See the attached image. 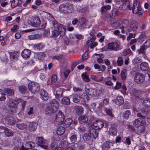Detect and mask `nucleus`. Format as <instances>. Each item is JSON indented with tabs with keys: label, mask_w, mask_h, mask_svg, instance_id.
I'll list each match as a JSON object with an SVG mask.
<instances>
[{
	"label": "nucleus",
	"mask_w": 150,
	"mask_h": 150,
	"mask_svg": "<svg viewBox=\"0 0 150 150\" xmlns=\"http://www.w3.org/2000/svg\"><path fill=\"white\" fill-rule=\"evenodd\" d=\"M20 102L21 100H14L9 99L7 100V105L9 107L14 108L16 110L17 109V104Z\"/></svg>",
	"instance_id": "nucleus-12"
},
{
	"label": "nucleus",
	"mask_w": 150,
	"mask_h": 150,
	"mask_svg": "<svg viewBox=\"0 0 150 150\" xmlns=\"http://www.w3.org/2000/svg\"><path fill=\"white\" fill-rule=\"evenodd\" d=\"M28 114L30 117H32L34 114V111L33 107H30L28 110Z\"/></svg>",
	"instance_id": "nucleus-48"
},
{
	"label": "nucleus",
	"mask_w": 150,
	"mask_h": 150,
	"mask_svg": "<svg viewBox=\"0 0 150 150\" xmlns=\"http://www.w3.org/2000/svg\"><path fill=\"white\" fill-rule=\"evenodd\" d=\"M31 54V51L27 49L24 50L21 53V56L24 59H26L29 58Z\"/></svg>",
	"instance_id": "nucleus-17"
},
{
	"label": "nucleus",
	"mask_w": 150,
	"mask_h": 150,
	"mask_svg": "<svg viewBox=\"0 0 150 150\" xmlns=\"http://www.w3.org/2000/svg\"><path fill=\"white\" fill-rule=\"evenodd\" d=\"M118 13V10L116 8H113L112 10V14L113 16H117Z\"/></svg>",
	"instance_id": "nucleus-52"
},
{
	"label": "nucleus",
	"mask_w": 150,
	"mask_h": 150,
	"mask_svg": "<svg viewBox=\"0 0 150 150\" xmlns=\"http://www.w3.org/2000/svg\"><path fill=\"white\" fill-rule=\"evenodd\" d=\"M59 10L62 13L68 14L74 11V8L72 4L69 3H66L61 4L59 6Z\"/></svg>",
	"instance_id": "nucleus-2"
},
{
	"label": "nucleus",
	"mask_w": 150,
	"mask_h": 150,
	"mask_svg": "<svg viewBox=\"0 0 150 150\" xmlns=\"http://www.w3.org/2000/svg\"><path fill=\"white\" fill-rule=\"evenodd\" d=\"M46 16L47 18L50 21L52 22V23L53 21H55L53 17L52 16L50 13H47L46 15Z\"/></svg>",
	"instance_id": "nucleus-41"
},
{
	"label": "nucleus",
	"mask_w": 150,
	"mask_h": 150,
	"mask_svg": "<svg viewBox=\"0 0 150 150\" xmlns=\"http://www.w3.org/2000/svg\"><path fill=\"white\" fill-rule=\"evenodd\" d=\"M143 103L147 107L150 106V99H146L144 100Z\"/></svg>",
	"instance_id": "nucleus-54"
},
{
	"label": "nucleus",
	"mask_w": 150,
	"mask_h": 150,
	"mask_svg": "<svg viewBox=\"0 0 150 150\" xmlns=\"http://www.w3.org/2000/svg\"><path fill=\"white\" fill-rule=\"evenodd\" d=\"M6 99L5 92L2 90L0 94V100L1 101H4Z\"/></svg>",
	"instance_id": "nucleus-44"
},
{
	"label": "nucleus",
	"mask_w": 150,
	"mask_h": 150,
	"mask_svg": "<svg viewBox=\"0 0 150 150\" xmlns=\"http://www.w3.org/2000/svg\"><path fill=\"white\" fill-rule=\"evenodd\" d=\"M114 50H121L120 44L119 43L116 42H114Z\"/></svg>",
	"instance_id": "nucleus-50"
},
{
	"label": "nucleus",
	"mask_w": 150,
	"mask_h": 150,
	"mask_svg": "<svg viewBox=\"0 0 150 150\" xmlns=\"http://www.w3.org/2000/svg\"><path fill=\"white\" fill-rule=\"evenodd\" d=\"M117 64L119 66H121L123 63V59L121 57H119L117 61Z\"/></svg>",
	"instance_id": "nucleus-62"
},
{
	"label": "nucleus",
	"mask_w": 150,
	"mask_h": 150,
	"mask_svg": "<svg viewBox=\"0 0 150 150\" xmlns=\"http://www.w3.org/2000/svg\"><path fill=\"white\" fill-rule=\"evenodd\" d=\"M28 86L29 91L32 93H35V92H38L40 88L39 84L33 82L29 83Z\"/></svg>",
	"instance_id": "nucleus-7"
},
{
	"label": "nucleus",
	"mask_w": 150,
	"mask_h": 150,
	"mask_svg": "<svg viewBox=\"0 0 150 150\" xmlns=\"http://www.w3.org/2000/svg\"><path fill=\"white\" fill-rule=\"evenodd\" d=\"M101 93V91L98 89H92L90 92L89 95L97 97Z\"/></svg>",
	"instance_id": "nucleus-24"
},
{
	"label": "nucleus",
	"mask_w": 150,
	"mask_h": 150,
	"mask_svg": "<svg viewBox=\"0 0 150 150\" xmlns=\"http://www.w3.org/2000/svg\"><path fill=\"white\" fill-rule=\"evenodd\" d=\"M36 139L38 140V145L41 147L45 149H49V142L48 141L45 140L42 137H37Z\"/></svg>",
	"instance_id": "nucleus-6"
},
{
	"label": "nucleus",
	"mask_w": 150,
	"mask_h": 150,
	"mask_svg": "<svg viewBox=\"0 0 150 150\" xmlns=\"http://www.w3.org/2000/svg\"><path fill=\"white\" fill-rule=\"evenodd\" d=\"M81 98L83 99L84 101L85 102L89 100V97L87 95L85 94H83L81 97L80 95L75 94L73 97V101L75 103H77Z\"/></svg>",
	"instance_id": "nucleus-8"
},
{
	"label": "nucleus",
	"mask_w": 150,
	"mask_h": 150,
	"mask_svg": "<svg viewBox=\"0 0 150 150\" xmlns=\"http://www.w3.org/2000/svg\"><path fill=\"white\" fill-rule=\"evenodd\" d=\"M130 112L129 110H127L123 112V116L124 119L128 118L129 115L130 114Z\"/></svg>",
	"instance_id": "nucleus-46"
},
{
	"label": "nucleus",
	"mask_w": 150,
	"mask_h": 150,
	"mask_svg": "<svg viewBox=\"0 0 150 150\" xmlns=\"http://www.w3.org/2000/svg\"><path fill=\"white\" fill-rule=\"evenodd\" d=\"M19 53L18 52H12L10 54V57L11 59H17L19 56Z\"/></svg>",
	"instance_id": "nucleus-31"
},
{
	"label": "nucleus",
	"mask_w": 150,
	"mask_h": 150,
	"mask_svg": "<svg viewBox=\"0 0 150 150\" xmlns=\"http://www.w3.org/2000/svg\"><path fill=\"white\" fill-rule=\"evenodd\" d=\"M132 9V12L134 13L137 14L139 15L142 14L143 11L139 1H134Z\"/></svg>",
	"instance_id": "nucleus-5"
},
{
	"label": "nucleus",
	"mask_w": 150,
	"mask_h": 150,
	"mask_svg": "<svg viewBox=\"0 0 150 150\" xmlns=\"http://www.w3.org/2000/svg\"><path fill=\"white\" fill-rule=\"evenodd\" d=\"M84 106L86 107V108H88L89 109L92 108L93 110H94L95 108L96 104L95 103H93L90 106H89L87 104L85 103L84 104Z\"/></svg>",
	"instance_id": "nucleus-49"
},
{
	"label": "nucleus",
	"mask_w": 150,
	"mask_h": 150,
	"mask_svg": "<svg viewBox=\"0 0 150 150\" xmlns=\"http://www.w3.org/2000/svg\"><path fill=\"white\" fill-rule=\"evenodd\" d=\"M7 84L9 86H14L16 84V82L15 80H9L7 83Z\"/></svg>",
	"instance_id": "nucleus-55"
},
{
	"label": "nucleus",
	"mask_w": 150,
	"mask_h": 150,
	"mask_svg": "<svg viewBox=\"0 0 150 150\" xmlns=\"http://www.w3.org/2000/svg\"><path fill=\"white\" fill-rule=\"evenodd\" d=\"M4 132L5 135L7 137L12 136L13 133V131L8 128L5 127H0V133Z\"/></svg>",
	"instance_id": "nucleus-14"
},
{
	"label": "nucleus",
	"mask_w": 150,
	"mask_h": 150,
	"mask_svg": "<svg viewBox=\"0 0 150 150\" xmlns=\"http://www.w3.org/2000/svg\"><path fill=\"white\" fill-rule=\"evenodd\" d=\"M129 21L126 19H124L122 20L121 23V25H120V28L122 29L121 33H125L127 31L129 32V30H127V27L129 24Z\"/></svg>",
	"instance_id": "nucleus-16"
},
{
	"label": "nucleus",
	"mask_w": 150,
	"mask_h": 150,
	"mask_svg": "<svg viewBox=\"0 0 150 150\" xmlns=\"http://www.w3.org/2000/svg\"><path fill=\"white\" fill-rule=\"evenodd\" d=\"M52 26L55 28L57 29L60 36L62 37L65 34L66 28L62 24H59L56 21H53Z\"/></svg>",
	"instance_id": "nucleus-4"
},
{
	"label": "nucleus",
	"mask_w": 150,
	"mask_h": 150,
	"mask_svg": "<svg viewBox=\"0 0 150 150\" xmlns=\"http://www.w3.org/2000/svg\"><path fill=\"white\" fill-rule=\"evenodd\" d=\"M111 8V6L109 5H107L102 7L101 11L102 13H105Z\"/></svg>",
	"instance_id": "nucleus-33"
},
{
	"label": "nucleus",
	"mask_w": 150,
	"mask_h": 150,
	"mask_svg": "<svg viewBox=\"0 0 150 150\" xmlns=\"http://www.w3.org/2000/svg\"><path fill=\"white\" fill-rule=\"evenodd\" d=\"M134 80L135 81L138 83H141L144 80V76L141 73L136 74L134 77Z\"/></svg>",
	"instance_id": "nucleus-15"
},
{
	"label": "nucleus",
	"mask_w": 150,
	"mask_h": 150,
	"mask_svg": "<svg viewBox=\"0 0 150 150\" xmlns=\"http://www.w3.org/2000/svg\"><path fill=\"white\" fill-rule=\"evenodd\" d=\"M132 52L129 49L125 50L123 52L122 54L124 56H126L128 54H130Z\"/></svg>",
	"instance_id": "nucleus-64"
},
{
	"label": "nucleus",
	"mask_w": 150,
	"mask_h": 150,
	"mask_svg": "<svg viewBox=\"0 0 150 150\" xmlns=\"http://www.w3.org/2000/svg\"><path fill=\"white\" fill-rule=\"evenodd\" d=\"M129 27L132 30L136 31L138 29V24L135 21H132L130 23Z\"/></svg>",
	"instance_id": "nucleus-21"
},
{
	"label": "nucleus",
	"mask_w": 150,
	"mask_h": 150,
	"mask_svg": "<svg viewBox=\"0 0 150 150\" xmlns=\"http://www.w3.org/2000/svg\"><path fill=\"white\" fill-rule=\"evenodd\" d=\"M120 21H117L115 22L112 23L111 24V25L112 26L114 27H117L119 26H120Z\"/></svg>",
	"instance_id": "nucleus-60"
},
{
	"label": "nucleus",
	"mask_w": 150,
	"mask_h": 150,
	"mask_svg": "<svg viewBox=\"0 0 150 150\" xmlns=\"http://www.w3.org/2000/svg\"><path fill=\"white\" fill-rule=\"evenodd\" d=\"M76 139H77V137H76V135H72L70 137V140L72 143L75 142L76 141Z\"/></svg>",
	"instance_id": "nucleus-63"
},
{
	"label": "nucleus",
	"mask_w": 150,
	"mask_h": 150,
	"mask_svg": "<svg viewBox=\"0 0 150 150\" xmlns=\"http://www.w3.org/2000/svg\"><path fill=\"white\" fill-rule=\"evenodd\" d=\"M104 126V122L100 120H97L94 122L92 125L91 127L93 129H98L102 128Z\"/></svg>",
	"instance_id": "nucleus-13"
},
{
	"label": "nucleus",
	"mask_w": 150,
	"mask_h": 150,
	"mask_svg": "<svg viewBox=\"0 0 150 150\" xmlns=\"http://www.w3.org/2000/svg\"><path fill=\"white\" fill-rule=\"evenodd\" d=\"M126 71L125 70H123L122 71L121 76L122 80H125L126 79Z\"/></svg>",
	"instance_id": "nucleus-53"
},
{
	"label": "nucleus",
	"mask_w": 150,
	"mask_h": 150,
	"mask_svg": "<svg viewBox=\"0 0 150 150\" xmlns=\"http://www.w3.org/2000/svg\"><path fill=\"white\" fill-rule=\"evenodd\" d=\"M146 48V47L145 45L142 46L141 47L139 50H137V52L138 54H140L141 53H143L144 52Z\"/></svg>",
	"instance_id": "nucleus-45"
},
{
	"label": "nucleus",
	"mask_w": 150,
	"mask_h": 150,
	"mask_svg": "<svg viewBox=\"0 0 150 150\" xmlns=\"http://www.w3.org/2000/svg\"><path fill=\"white\" fill-rule=\"evenodd\" d=\"M106 112L107 115H108L111 118L112 117H113L111 110L110 109H106Z\"/></svg>",
	"instance_id": "nucleus-56"
},
{
	"label": "nucleus",
	"mask_w": 150,
	"mask_h": 150,
	"mask_svg": "<svg viewBox=\"0 0 150 150\" xmlns=\"http://www.w3.org/2000/svg\"><path fill=\"white\" fill-rule=\"evenodd\" d=\"M78 120L79 122L81 124L86 123L88 121L87 117L84 115L81 116L79 117Z\"/></svg>",
	"instance_id": "nucleus-29"
},
{
	"label": "nucleus",
	"mask_w": 150,
	"mask_h": 150,
	"mask_svg": "<svg viewBox=\"0 0 150 150\" xmlns=\"http://www.w3.org/2000/svg\"><path fill=\"white\" fill-rule=\"evenodd\" d=\"M110 143L108 142H106L103 144L102 148L103 150H109L110 149Z\"/></svg>",
	"instance_id": "nucleus-36"
},
{
	"label": "nucleus",
	"mask_w": 150,
	"mask_h": 150,
	"mask_svg": "<svg viewBox=\"0 0 150 150\" xmlns=\"http://www.w3.org/2000/svg\"><path fill=\"white\" fill-rule=\"evenodd\" d=\"M35 146V144L33 142H28L25 144V147L23 146L21 147V150H26L28 149L33 147Z\"/></svg>",
	"instance_id": "nucleus-23"
},
{
	"label": "nucleus",
	"mask_w": 150,
	"mask_h": 150,
	"mask_svg": "<svg viewBox=\"0 0 150 150\" xmlns=\"http://www.w3.org/2000/svg\"><path fill=\"white\" fill-rule=\"evenodd\" d=\"M124 102L123 98L121 96H118L117 97L115 100L116 104L118 105H121Z\"/></svg>",
	"instance_id": "nucleus-27"
},
{
	"label": "nucleus",
	"mask_w": 150,
	"mask_h": 150,
	"mask_svg": "<svg viewBox=\"0 0 150 150\" xmlns=\"http://www.w3.org/2000/svg\"><path fill=\"white\" fill-rule=\"evenodd\" d=\"M133 125L136 127H138L141 125L143 126L144 124L142 122V120L141 118L136 119L134 122Z\"/></svg>",
	"instance_id": "nucleus-22"
},
{
	"label": "nucleus",
	"mask_w": 150,
	"mask_h": 150,
	"mask_svg": "<svg viewBox=\"0 0 150 150\" xmlns=\"http://www.w3.org/2000/svg\"><path fill=\"white\" fill-rule=\"evenodd\" d=\"M64 115L63 112L60 111H59L57 114L55 121L57 123L60 125L62 124L64 121Z\"/></svg>",
	"instance_id": "nucleus-10"
},
{
	"label": "nucleus",
	"mask_w": 150,
	"mask_h": 150,
	"mask_svg": "<svg viewBox=\"0 0 150 150\" xmlns=\"http://www.w3.org/2000/svg\"><path fill=\"white\" fill-rule=\"evenodd\" d=\"M140 67L142 70L146 71L149 68L148 64L146 62H142L140 64Z\"/></svg>",
	"instance_id": "nucleus-30"
},
{
	"label": "nucleus",
	"mask_w": 150,
	"mask_h": 150,
	"mask_svg": "<svg viewBox=\"0 0 150 150\" xmlns=\"http://www.w3.org/2000/svg\"><path fill=\"white\" fill-rule=\"evenodd\" d=\"M138 93L139 92L136 89L134 88L130 92L131 94L136 96H137Z\"/></svg>",
	"instance_id": "nucleus-61"
},
{
	"label": "nucleus",
	"mask_w": 150,
	"mask_h": 150,
	"mask_svg": "<svg viewBox=\"0 0 150 150\" xmlns=\"http://www.w3.org/2000/svg\"><path fill=\"white\" fill-rule=\"evenodd\" d=\"M75 149L74 145L70 146H67L66 147L64 148L63 150H74Z\"/></svg>",
	"instance_id": "nucleus-59"
},
{
	"label": "nucleus",
	"mask_w": 150,
	"mask_h": 150,
	"mask_svg": "<svg viewBox=\"0 0 150 150\" xmlns=\"http://www.w3.org/2000/svg\"><path fill=\"white\" fill-rule=\"evenodd\" d=\"M109 132L110 135L114 136L117 134V130L115 127H112L110 128Z\"/></svg>",
	"instance_id": "nucleus-28"
},
{
	"label": "nucleus",
	"mask_w": 150,
	"mask_h": 150,
	"mask_svg": "<svg viewBox=\"0 0 150 150\" xmlns=\"http://www.w3.org/2000/svg\"><path fill=\"white\" fill-rule=\"evenodd\" d=\"M59 32L56 30H54L52 31V36L53 38H55L57 37L59 35Z\"/></svg>",
	"instance_id": "nucleus-51"
},
{
	"label": "nucleus",
	"mask_w": 150,
	"mask_h": 150,
	"mask_svg": "<svg viewBox=\"0 0 150 150\" xmlns=\"http://www.w3.org/2000/svg\"><path fill=\"white\" fill-rule=\"evenodd\" d=\"M41 98L43 100H47L48 98V96L47 92L44 90H41L40 92Z\"/></svg>",
	"instance_id": "nucleus-20"
},
{
	"label": "nucleus",
	"mask_w": 150,
	"mask_h": 150,
	"mask_svg": "<svg viewBox=\"0 0 150 150\" xmlns=\"http://www.w3.org/2000/svg\"><path fill=\"white\" fill-rule=\"evenodd\" d=\"M59 104L56 100H53L47 105L45 110V114L50 115L57 112L58 110Z\"/></svg>",
	"instance_id": "nucleus-1"
},
{
	"label": "nucleus",
	"mask_w": 150,
	"mask_h": 150,
	"mask_svg": "<svg viewBox=\"0 0 150 150\" xmlns=\"http://www.w3.org/2000/svg\"><path fill=\"white\" fill-rule=\"evenodd\" d=\"M35 55L38 59L40 60H43L45 56V54L44 52H37L36 53Z\"/></svg>",
	"instance_id": "nucleus-32"
},
{
	"label": "nucleus",
	"mask_w": 150,
	"mask_h": 150,
	"mask_svg": "<svg viewBox=\"0 0 150 150\" xmlns=\"http://www.w3.org/2000/svg\"><path fill=\"white\" fill-rule=\"evenodd\" d=\"M120 8L122 9V8L123 10H125V9L131 10L132 7L130 1H129L126 3H124L122 5L120 6Z\"/></svg>",
	"instance_id": "nucleus-18"
},
{
	"label": "nucleus",
	"mask_w": 150,
	"mask_h": 150,
	"mask_svg": "<svg viewBox=\"0 0 150 150\" xmlns=\"http://www.w3.org/2000/svg\"><path fill=\"white\" fill-rule=\"evenodd\" d=\"M38 123L36 122H32L30 123L29 129L30 131H34L37 128Z\"/></svg>",
	"instance_id": "nucleus-26"
},
{
	"label": "nucleus",
	"mask_w": 150,
	"mask_h": 150,
	"mask_svg": "<svg viewBox=\"0 0 150 150\" xmlns=\"http://www.w3.org/2000/svg\"><path fill=\"white\" fill-rule=\"evenodd\" d=\"M98 133L95 129H91L89 132L84 134L83 139L84 141L90 143L93 141V138H96L98 136Z\"/></svg>",
	"instance_id": "nucleus-3"
},
{
	"label": "nucleus",
	"mask_w": 150,
	"mask_h": 150,
	"mask_svg": "<svg viewBox=\"0 0 150 150\" xmlns=\"http://www.w3.org/2000/svg\"><path fill=\"white\" fill-rule=\"evenodd\" d=\"M108 46L109 50H114L115 47H114V42H110L109 43Z\"/></svg>",
	"instance_id": "nucleus-58"
},
{
	"label": "nucleus",
	"mask_w": 150,
	"mask_h": 150,
	"mask_svg": "<svg viewBox=\"0 0 150 150\" xmlns=\"http://www.w3.org/2000/svg\"><path fill=\"white\" fill-rule=\"evenodd\" d=\"M61 102L62 103L66 105H68L70 103L69 99L67 97L63 98L61 100Z\"/></svg>",
	"instance_id": "nucleus-38"
},
{
	"label": "nucleus",
	"mask_w": 150,
	"mask_h": 150,
	"mask_svg": "<svg viewBox=\"0 0 150 150\" xmlns=\"http://www.w3.org/2000/svg\"><path fill=\"white\" fill-rule=\"evenodd\" d=\"M11 2V6L12 8H13L17 6L19 2V0H13Z\"/></svg>",
	"instance_id": "nucleus-39"
},
{
	"label": "nucleus",
	"mask_w": 150,
	"mask_h": 150,
	"mask_svg": "<svg viewBox=\"0 0 150 150\" xmlns=\"http://www.w3.org/2000/svg\"><path fill=\"white\" fill-rule=\"evenodd\" d=\"M16 126L18 129H24L27 127V125L24 123L17 124Z\"/></svg>",
	"instance_id": "nucleus-42"
},
{
	"label": "nucleus",
	"mask_w": 150,
	"mask_h": 150,
	"mask_svg": "<svg viewBox=\"0 0 150 150\" xmlns=\"http://www.w3.org/2000/svg\"><path fill=\"white\" fill-rule=\"evenodd\" d=\"M82 78L83 80L86 82H88L90 81V79L88 76L86 74H82L81 75Z\"/></svg>",
	"instance_id": "nucleus-40"
},
{
	"label": "nucleus",
	"mask_w": 150,
	"mask_h": 150,
	"mask_svg": "<svg viewBox=\"0 0 150 150\" xmlns=\"http://www.w3.org/2000/svg\"><path fill=\"white\" fill-rule=\"evenodd\" d=\"M5 91L8 96H12L14 95V91L11 88H6L5 89Z\"/></svg>",
	"instance_id": "nucleus-35"
},
{
	"label": "nucleus",
	"mask_w": 150,
	"mask_h": 150,
	"mask_svg": "<svg viewBox=\"0 0 150 150\" xmlns=\"http://www.w3.org/2000/svg\"><path fill=\"white\" fill-rule=\"evenodd\" d=\"M5 120L9 125L14 124L15 123L16 120L14 118L11 116H8Z\"/></svg>",
	"instance_id": "nucleus-25"
},
{
	"label": "nucleus",
	"mask_w": 150,
	"mask_h": 150,
	"mask_svg": "<svg viewBox=\"0 0 150 150\" xmlns=\"http://www.w3.org/2000/svg\"><path fill=\"white\" fill-rule=\"evenodd\" d=\"M26 87L24 86H21L19 87V91L21 93H24L26 91Z\"/></svg>",
	"instance_id": "nucleus-57"
},
{
	"label": "nucleus",
	"mask_w": 150,
	"mask_h": 150,
	"mask_svg": "<svg viewBox=\"0 0 150 150\" xmlns=\"http://www.w3.org/2000/svg\"><path fill=\"white\" fill-rule=\"evenodd\" d=\"M142 61V60L140 57H137L133 59L132 62L133 64H137L141 62Z\"/></svg>",
	"instance_id": "nucleus-37"
},
{
	"label": "nucleus",
	"mask_w": 150,
	"mask_h": 150,
	"mask_svg": "<svg viewBox=\"0 0 150 150\" xmlns=\"http://www.w3.org/2000/svg\"><path fill=\"white\" fill-rule=\"evenodd\" d=\"M81 22H80L79 25V28L81 30L83 29L86 26L88 23V21L83 18H81Z\"/></svg>",
	"instance_id": "nucleus-19"
},
{
	"label": "nucleus",
	"mask_w": 150,
	"mask_h": 150,
	"mask_svg": "<svg viewBox=\"0 0 150 150\" xmlns=\"http://www.w3.org/2000/svg\"><path fill=\"white\" fill-rule=\"evenodd\" d=\"M96 39L95 37H93L90 40H88L86 44V46L93 49L96 47L98 45L97 42L95 41Z\"/></svg>",
	"instance_id": "nucleus-11"
},
{
	"label": "nucleus",
	"mask_w": 150,
	"mask_h": 150,
	"mask_svg": "<svg viewBox=\"0 0 150 150\" xmlns=\"http://www.w3.org/2000/svg\"><path fill=\"white\" fill-rule=\"evenodd\" d=\"M28 23L32 26L38 27L40 25L41 22L38 17L34 16L33 17Z\"/></svg>",
	"instance_id": "nucleus-9"
},
{
	"label": "nucleus",
	"mask_w": 150,
	"mask_h": 150,
	"mask_svg": "<svg viewBox=\"0 0 150 150\" xmlns=\"http://www.w3.org/2000/svg\"><path fill=\"white\" fill-rule=\"evenodd\" d=\"M89 85V84H86L85 86V88L86 93L88 95L92 89V88H90Z\"/></svg>",
	"instance_id": "nucleus-47"
},
{
	"label": "nucleus",
	"mask_w": 150,
	"mask_h": 150,
	"mask_svg": "<svg viewBox=\"0 0 150 150\" xmlns=\"http://www.w3.org/2000/svg\"><path fill=\"white\" fill-rule=\"evenodd\" d=\"M72 122V119L71 118H68L65 120L64 122V124L67 126V127H68L70 125Z\"/></svg>",
	"instance_id": "nucleus-43"
},
{
	"label": "nucleus",
	"mask_w": 150,
	"mask_h": 150,
	"mask_svg": "<svg viewBox=\"0 0 150 150\" xmlns=\"http://www.w3.org/2000/svg\"><path fill=\"white\" fill-rule=\"evenodd\" d=\"M65 130L64 127L62 126L60 127L57 129V133L59 135H61L64 133Z\"/></svg>",
	"instance_id": "nucleus-34"
}]
</instances>
